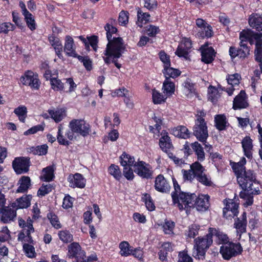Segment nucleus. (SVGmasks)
<instances>
[{"instance_id": "cd10ccee", "label": "nucleus", "mask_w": 262, "mask_h": 262, "mask_svg": "<svg viewBox=\"0 0 262 262\" xmlns=\"http://www.w3.org/2000/svg\"><path fill=\"white\" fill-rule=\"evenodd\" d=\"M242 145L244 155L248 158L252 157V150L253 148L252 140L249 136L245 137L242 141Z\"/></svg>"}, {"instance_id": "c9c22d12", "label": "nucleus", "mask_w": 262, "mask_h": 262, "mask_svg": "<svg viewBox=\"0 0 262 262\" xmlns=\"http://www.w3.org/2000/svg\"><path fill=\"white\" fill-rule=\"evenodd\" d=\"M49 114L57 123L61 121L66 116V111L63 108L49 110Z\"/></svg>"}, {"instance_id": "0eeeda50", "label": "nucleus", "mask_w": 262, "mask_h": 262, "mask_svg": "<svg viewBox=\"0 0 262 262\" xmlns=\"http://www.w3.org/2000/svg\"><path fill=\"white\" fill-rule=\"evenodd\" d=\"M253 31L250 30H243L240 33V49H238L237 57L240 58H245L249 54L250 50L247 46L246 42L249 41L252 44Z\"/></svg>"}, {"instance_id": "bf43d9fd", "label": "nucleus", "mask_w": 262, "mask_h": 262, "mask_svg": "<svg viewBox=\"0 0 262 262\" xmlns=\"http://www.w3.org/2000/svg\"><path fill=\"white\" fill-rule=\"evenodd\" d=\"M58 236L60 239L63 243H70L73 240V236L68 231L62 230L59 231Z\"/></svg>"}, {"instance_id": "f257e3e1", "label": "nucleus", "mask_w": 262, "mask_h": 262, "mask_svg": "<svg viewBox=\"0 0 262 262\" xmlns=\"http://www.w3.org/2000/svg\"><path fill=\"white\" fill-rule=\"evenodd\" d=\"M106 31V37L108 43L104 52L103 60L105 63H114L115 66L120 69L121 64L117 62L119 58L125 50V45L121 37L114 36L116 34L117 29L112 25L107 24L105 27Z\"/></svg>"}, {"instance_id": "c85d7f7f", "label": "nucleus", "mask_w": 262, "mask_h": 262, "mask_svg": "<svg viewBox=\"0 0 262 262\" xmlns=\"http://www.w3.org/2000/svg\"><path fill=\"white\" fill-rule=\"evenodd\" d=\"M245 94L244 92L241 91L235 97L233 103V108L234 110L245 108L247 106V103L245 98Z\"/></svg>"}, {"instance_id": "b1692460", "label": "nucleus", "mask_w": 262, "mask_h": 262, "mask_svg": "<svg viewBox=\"0 0 262 262\" xmlns=\"http://www.w3.org/2000/svg\"><path fill=\"white\" fill-rule=\"evenodd\" d=\"M69 253L70 256L75 257L78 259L84 258L85 252L81 250V247L77 243H73L69 246Z\"/></svg>"}, {"instance_id": "4d7b16f0", "label": "nucleus", "mask_w": 262, "mask_h": 262, "mask_svg": "<svg viewBox=\"0 0 262 262\" xmlns=\"http://www.w3.org/2000/svg\"><path fill=\"white\" fill-rule=\"evenodd\" d=\"M47 217L53 227L57 229L61 228V224L56 215L53 213H49Z\"/></svg>"}, {"instance_id": "79ce46f5", "label": "nucleus", "mask_w": 262, "mask_h": 262, "mask_svg": "<svg viewBox=\"0 0 262 262\" xmlns=\"http://www.w3.org/2000/svg\"><path fill=\"white\" fill-rule=\"evenodd\" d=\"M120 249V254L123 256H128L130 255L133 252V247L129 246L128 242L124 241L119 244Z\"/></svg>"}, {"instance_id": "423d86ee", "label": "nucleus", "mask_w": 262, "mask_h": 262, "mask_svg": "<svg viewBox=\"0 0 262 262\" xmlns=\"http://www.w3.org/2000/svg\"><path fill=\"white\" fill-rule=\"evenodd\" d=\"M198 118L193 127V134L200 142H205L208 137V129L204 119V112H200V115L197 114Z\"/></svg>"}, {"instance_id": "4be33fe9", "label": "nucleus", "mask_w": 262, "mask_h": 262, "mask_svg": "<svg viewBox=\"0 0 262 262\" xmlns=\"http://www.w3.org/2000/svg\"><path fill=\"white\" fill-rule=\"evenodd\" d=\"M238 205L232 200H227L226 206L223 209L224 216H234L238 213Z\"/></svg>"}, {"instance_id": "aec40b11", "label": "nucleus", "mask_w": 262, "mask_h": 262, "mask_svg": "<svg viewBox=\"0 0 262 262\" xmlns=\"http://www.w3.org/2000/svg\"><path fill=\"white\" fill-rule=\"evenodd\" d=\"M64 51L66 55L69 56L76 58L78 56L75 51L74 40L70 36L66 37Z\"/></svg>"}, {"instance_id": "72a5a7b5", "label": "nucleus", "mask_w": 262, "mask_h": 262, "mask_svg": "<svg viewBox=\"0 0 262 262\" xmlns=\"http://www.w3.org/2000/svg\"><path fill=\"white\" fill-rule=\"evenodd\" d=\"M171 133L174 136L183 139L189 138L190 135L189 130L184 126H179L173 128Z\"/></svg>"}, {"instance_id": "4c0bfd02", "label": "nucleus", "mask_w": 262, "mask_h": 262, "mask_svg": "<svg viewBox=\"0 0 262 262\" xmlns=\"http://www.w3.org/2000/svg\"><path fill=\"white\" fill-rule=\"evenodd\" d=\"M54 167L53 166H48L42 169L40 178L42 180L49 182L53 180L54 176Z\"/></svg>"}, {"instance_id": "69168bd1", "label": "nucleus", "mask_w": 262, "mask_h": 262, "mask_svg": "<svg viewBox=\"0 0 262 262\" xmlns=\"http://www.w3.org/2000/svg\"><path fill=\"white\" fill-rule=\"evenodd\" d=\"M143 199L144 200L146 207L149 211H151L155 210V205L152 201L151 196L149 194H146Z\"/></svg>"}, {"instance_id": "0e129e2a", "label": "nucleus", "mask_w": 262, "mask_h": 262, "mask_svg": "<svg viewBox=\"0 0 262 262\" xmlns=\"http://www.w3.org/2000/svg\"><path fill=\"white\" fill-rule=\"evenodd\" d=\"M159 58L163 63L164 68L170 66V59L169 56L164 51H161L159 54Z\"/></svg>"}, {"instance_id": "f3484780", "label": "nucleus", "mask_w": 262, "mask_h": 262, "mask_svg": "<svg viewBox=\"0 0 262 262\" xmlns=\"http://www.w3.org/2000/svg\"><path fill=\"white\" fill-rule=\"evenodd\" d=\"M154 186L157 191L162 193L167 192L170 189L168 183L162 174H159L156 178Z\"/></svg>"}, {"instance_id": "58836bf2", "label": "nucleus", "mask_w": 262, "mask_h": 262, "mask_svg": "<svg viewBox=\"0 0 262 262\" xmlns=\"http://www.w3.org/2000/svg\"><path fill=\"white\" fill-rule=\"evenodd\" d=\"M120 164L123 167H131L134 166L135 164V159L128 154L123 152L120 157Z\"/></svg>"}, {"instance_id": "5fc2aeb1", "label": "nucleus", "mask_w": 262, "mask_h": 262, "mask_svg": "<svg viewBox=\"0 0 262 262\" xmlns=\"http://www.w3.org/2000/svg\"><path fill=\"white\" fill-rule=\"evenodd\" d=\"M208 99L212 102H214L220 97V94L217 89L212 86H210L208 91Z\"/></svg>"}, {"instance_id": "2eb2a0df", "label": "nucleus", "mask_w": 262, "mask_h": 262, "mask_svg": "<svg viewBox=\"0 0 262 262\" xmlns=\"http://www.w3.org/2000/svg\"><path fill=\"white\" fill-rule=\"evenodd\" d=\"M202 53V60L205 63H210L215 57V52L211 47H208L207 44H205L201 48Z\"/></svg>"}, {"instance_id": "39448f33", "label": "nucleus", "mask_w": 262, "mask_h": 262, "mask_svg": "<svg viewBox=\"0 0 262 262\" xmlns=\"http://www.w3.org/2000/svg\"><path fill=\"white\" fill-rule=\"evenodd\" d=\"M174 205L180 210H185L187 213L188 209L193 206L196 195L194 193L181 192L179 193H171Z\"/></svg>"}, {"instance_id": "774afa93", "label": "nucleus", "mask_w": 262, "mask_h": 262, "mask_svg": "<svg viewBox=\"0 0 262 262\" xmlns=\"http://www.w3.org/2000/svg\"><path fill=\"white\" fill-rule=\"evenodd\" d=\"M52 191V186L50 184L42 185L39 189L37 194L39 196H44Z\"/></svg>"}, {"instance_id": "c03bdc74", "label": "nucleus", "mask_w": 262, "mask_h": 262, "mask_svg": "<svg viewBox=\"0 0 262 262\" xmlns=\"http://www.w3.org/2000/svg\"><path fill=\"white\" fill-rule=\"evenodd\" d=\"M108 172L116 180L119 181L122 177L120 169L117 165L112 164L108 168Z\"/></svg>"}, {"instance_id": "a19ab883", "label": "nucleus", "mask_w": 262, "mask_h": 262, "mask_svg": "<svg viewBox=\"0 0 262 262\" xmlns=\"http://www.w3.org/2000/svg\"><path fill=\"white\" fill-rule=\"evenodd\" d=\"M191 147L197 156L198 161L202 162L205 159V153L201 145L198 142L191 144Z\"/></svg>"}, {"instance_id": "7ed1b4c3", "label": "nucleus", "mask_w": 262, "mask_h": 262, "mask_svg": "<svg viewBox=\"0 0 262 262\" xmlns=\"http://www.w3.org/2000/svg\"><path fill=\"white\" fill-rule=\"evenodd\" d=\"M70 130L65 133V136L70 140L76 138L75 134L85 137L89 134L91 129L90 125L83 119H73L69 124Z\"/></svg>"}, {"instance_id": "f8f14e48", "label": "nucleus", "mask_w": 262, "mask_h": 262, "mask_svg": "<svg viewBox=\"0 0 262 262\" xmlns=\"http://www.w3.org/2000/svg\"><path fill=\"white\" fill-rule=\"evenodd\" d=\"M12 166L17 174L27 172L29 170V160L25 158H16L12 162Z\"/></svg>"}, {"instance_id": "a18cd8bd", "label": "nucleus", "mask_w": 262, "mask_h": 262, "mask_svg": "<svg viewBox=\"0 0 262 262\" xmlns=\"http://www.w3.org/2000/svg\"><path fill=\"white\" fill-rule=\"evenodd\" d=\"M138 21L137 22V25L142 27L143 24L147 23L150 18V15L148 13H143L141 10L138 11Z\"/></svg>"}, {"instance_id": "a211bd4d", "label": "nucleus", "mask_w": 262, "mask_h": 262, "mask_svg": "<svg viewBox=\"0 0 262 262\" xmlns=\"http://www.w3.org/2000/svg\"><path fill=\"white\" fill-rule=\"evenodd\" d=\"M34 232L33 225L29 224L27 228L22 229V231L19 233L18 239L24 243L34 244V241L31 236V233Z\"/></svg>"}, {"instance_id": "c756f323", "label": "nucleus", "mask_w": 262, "mask_h": 262, "mask_svg": "<svg viewBox=\"0 0 262 262\" xmlns=\"http://www.w3.org/2000/svg\"><path fill=\"white\" fill-rule=\"evenodd\" d=\"M49 40L51 45L54 47L58 57L62 58L63 57L62 55L63 47L60 39L54 36H50L49 37Z\"/></svg>"}, {"instance_id": "412c9836", "label": "nucleus", "mask_w": 262, "mask_h": 262, "mask_svg": "<svg viewBox=\"0 0 262 262\" xmlns=\"http://www.w3.org/2000/svg\"><path fill=\"white\" fill-rule=\"evenodd\" d=\"M234 227L236 229L237 235L238 236V239L241 238L242 233L246 231L247 217L245 213H244L242 216L237 218L234 223Z\"/></svg>"}, {"instance_id": "338daca9", "label": "nucleus", "mask_w": 262, "mask_h": 262, "mask_svg": "<svg viewBox=\"0 0 262 262\" xmlns=\"http://www.w3.org/2000/svg\"><path fill=\"white\" fill-rule=\"evenodd\" d=\"M192 258L188 255L187 251L180 252L179 254L178 262H192Z\"/></svg>"}, {"instance_id": "8fccbe9b", "label": "nucleus", "mask_w": 262, "mask_h": 262, "mask_svg": "<svg viewBox=\"0 0 262 262\" xmlns=\"http://www.w3.org/2000/svg\"><path fill=\"white\" fill-rule=\"evenodd\" d=\"M190 167L192 169L196 178L204 173L205 170V168L199 162H194L190 166Z\"/></svg>"}, {"instance_id": "864d4df0", "label": "nucleus", "mask_w": 262, "mask_h": 262, "mask_svg": "<svg viewBox=\"0 0 262 262\" xmlns=\"http://www.w3.org/2000/svg\"><path fill=\"white\" fill-rule=\"evenodd\" d=\"M199 229V226L192 224L185 231V235L189 238H194L198 234Z\"/></svg>"}, {"instance_id": "de8ad7c7", "label": "nucleus", "mask_w": 262, "mask_h": 262, "mask_svg": "<svg viewBox=\"0 0 262 262\" xmlns=\"http://www.w3.org/2000/svg\"><path fill=\"white\" fill-rule=\"evenodd\" d=\"M174 227L175 223L173 221L166 220L162 225L163 231L166 234H173Z\"/></svg>"}, {"instance_id": "2f4dec72", "label": "nucleus", "mask_w": 262, "mask_h": 262, "mask_svg": "<svg viewBox=\"0 0 262 262\" xmlns=\"http://www.w3.org/2000/svg\"><path fill=\"white\" fill-rule=\"evenodd\" d=\"M32 196L31 195H23L21 198L16 200L13 204L14 207H16V209H23L28 208L31 204Z\"/></svg>"}, {"instance_id": "393cba45", "label": "nucleus", "mask_w": 262, "mask_h": 262, "mask_svg": "<svg viewBox=\"0 0 262 262\" xmlns=\"http://www.w3.org/2000/svg\"><path fill=\"white\" fill-rule=\"evenodd\" d=\"M208 231L211 236V238H212L213 236H214L215 237L214 240L216 241L219 244H225L228 242L227 235L218 229L214 228H209Z\"/></svg>"}, {"instance_id": "bb28decb", "label": "nucleus", "mask_w": 262, "mask_h": 262, "mask_svg": "<svg viewBox=\"0 0 262 262\" xmlns=\"http://www.w3.org/2000/svg\"><path fill=\"white\" fill-rule=\"evenodd\" d=\"M1 213V221L4 223H7L13 221L16 215L15 210L8 207L2 209Z\"/></svg>"}, {"instance_id": "ea45409f", "label": "nucleus", "mask_w": 262, "mask_h": 262, "mask_svg": "<svg viewBox=\"0 0 262 262\" xmlns=\"http://www.w3.org/2000/svg\"><path fill=\"white\" fill-rule=\"evenodd\" d=\"M163 73L165 77V79H170V78H175L179 76L181 72L177 69L168 66L167 68H164L163 70Z\"/></svg>"}, {"instance_id": "6e6d98bb", "label": "nucleus", "mask_w": 262, "mask_h": 262, "mask_svg": "<svg viewBox=\"0 0 262 262\" xmlns=\"http://www.w3.org/2000/svg\"><path fill=\"white\" fill-rule=\"evenodd\" d=\"M23 249L26 255L29 258H33L36 256L35 248L33 245L24 243Z\"/></svg>"}, {"instance_id": "7c9ffc66", "label": "nucleus", "mask_w": 262, "mask_h": 262, "mask_svg": "<svg viewBox=\"0 0 262 262\" xmlns=\"http://www.w3.org/2000/svg\"><path fill=\"white\" fill-rule=\"evenodd\" d=\"M249 24L257 31H262V16L257 14L251 15L249 18Z\"/></svg>"}, {"instance_id": "e2e57ef3", "label": "nucleus", "mask_w": 262, "mask_h": 262, "mask_svg": "<svg viewBox=\"0 0 262 262\" xmlns=\"http://www.w3.org/2000/svg\"><path fill=\"white\" fill-rule=\"evenodd\" d=\"M196 179L199 182L204 185L211 186L212 184L210 176L206 174L205 173L199 176Z\"/></svg>"}, {"instance_id": "49530a36", "label": "nucleus", "mask_w": 262, "mask_h": 262, "mask_svg": "<svg viewBox=\"0 0 262 262\" xmlns=\"http://www.w3.org/2000/svg\"><path fill=\"white\" fill-rule=\"evenodd\" d=\"M14 113L17 115V116L18 117L19 120L21 122H25V119L27 117V109L25 106H19L14 110Z\"/></svg>"}, {"instance_id": "1a4fd4ad", "label": "nucleus", "mask_w": 262, "mask_h": 262, "mask_svg": "<svg viewBox=\"0 0 262 262\" xmlns=\"http://www.w3.org/2000/svg\"><path fill=\"white\" fill-rule=\"evenodd\" d=\"M134 171L140 177L151 179L152 177V167L143 161H139L134 164Z\"/></svg>"}, {"instance_id": "3c124183", "label": "nucleus", "mask_w": 262, "mask_h": 262, "mask_svg": "<svg viewBox=\"0 0 262 262\" xmlns=\"http://www.w3.org/2000/svg\"><path fill=\"white\" fill-rule=\"evenodd\" d=\"M58 133L57 136V140L58 142L63 145H69V142L64 137L63 134V128L61 124H60L58 127Z\"/></svg>"}, {"instance_id": "603ef678", "label": "nucleus", "mask_w": 262, "mask_h": 262, "mask_svg": "<svg viewBox=\"0 0 262 262\" xmlns=\"http://www.w3.org/2000/svg\"><path fill=\"white\" fill-rule=\"evenodd\" d=\"M52 89L56 91H62L64 89L63 83L56 77L52 78L50 81Z\"/></svg>"}, {"instance_id": "ddd939ff", "label": "nucleus", "mask_w": 262, "mask_h": 262, "mask_svg": "<svg viewBox=\"0 0 262 262\" xmlns=\"http://www.w3.org/2000/svg\"><path fill=\"white\" fill-rule=\"evenodd\" d=\"M209 196L207 194H200L198 198L195 197L194 207L196 210L200 211H205L207 210L210 206Z\"/></svg>"}, {"instance_id": "20e7f679", "label": "nucleus", "mask_w": 262, "mask_h": 262, "mask_svg": "<svg viewBox=\"0 0 262 262\" xmlns=\"http://www.w3.org/2000/svg\"><path fill=\"white\" fill-rule=\"evenodd\" d=\"M194 242L192 256L199 260L205 259L206 252L213 242L209 232L208 231V233L204 237H198L195 238Z\"/></svg>"}, {"instance_id": "f03ea898", "label": "nucleus", "mask_w": 262, "mask_h": 262, "mask_svg": "<svg viewBox=\"0 0 262 262\" xmlns=\"http://www.w3.org/2000/svg\"><path fill=\"white\" fill-rule=\"evenodd\" d=\"M246 163V159L243 157L239 162L233 163L232 166L236 176L237 182L243 190L254 189V184L256 185L252 171L245 170L244 165Z\"/></svg>"}, {"instance_id": "6e6552de", "label": "nucleus", "mask_w": 262, "mask_h": 262, "mask_svg": "<svg viewBox=\"0 0 262 262\" xmlns=\"http://www.w3.org/2000/svg\"><path fill=\"white\" fill-rule=\"evenodd\" d=\"M243 248L239 243H227L220 248V253L225 260H229L232 257L241 254Z\"/></svg>"}, {"instance_id": "e433bc0d", "label": "nucleus", "mask_w": 262, "mask_h": 262, "mask_svg": "<svg viewBox=\"0 0 262 262\" xmlns=\"http://www.w3.org/2000/svg\"><path fill=\"white\" fill-rule=\"evenodd\" d=\"M19 185L16 192L23 193L27 191L31 185V180L29 177L23 176L18 181Z\"/></svg>"}, {"instance_id": "a878e982", "label": "nucleus", "mask_w": 262, "mask_h": 262, "mask_svg": "<svg viewBox=\"0 0 262 262\" xmlns=\"http://www.w3.org/2000/svg\"><path fill=\"white\" fill-rule=\"evenodd\" d=\"M182 91L187 98H192L196 95L194 84L189 79H187L183 83Z\"/></svg>"}, {"instance_id": "dca6fc26", "label": "nucleus", "mask_w": 262, "mask_h": 262, "mask_svg": "<svg viewBox=\"0 0 262 262\" xmlns=\"http://www.w3.org/2000/svg\"><path fill=\"white\" fill-rule=\"evenodd\" d=\"M259 191L258 187H254V189L242 190L240 192V198L245 201V203H244L245 206L247 207L253 204V195L258 194Z\"/></svg>"}, {"instance_id": "f704fd0d", "label": "nucleus", "mask_w": 262, "mask_h": 262, "mask_svg": "<svg viewBox=\"0 0 262 262\" xmlns=\"http://www.w3.org/2000/svg\"><path fill=\"white\" fill-rule=\"evenodd\" d=\"M162 90L167 97L172 95L175 91L174 83L170 79H165L163 83Z\"/></svg>"}, {"instance_id": "052dcab7", "label": "nucleus", "mask_w": 262, "mask_h": 262, "mask_svg": "<svg viewBox=\"0 0 262 262\" xmlns=\"http://www.w3.org/2000/svg\"><path fill=\"white\" fill-rule=\"evenodd\" d=\"M24 16L28 28L32 31L36 29V24L32 14L29 12Z\"/></svg>"}, {"instance_id": "09e8293b", "label": "nucleus", "mask_w": 262, "mask_h": 262, "mask_svg": "<svg viewBox=\"0 0 262 262\" xmlns=\"http://www.w3.org/2000/svg\"><path fill=\"white\" fill-rule=\"evenodd\" d=\"M212 31L211 27L208 24L201 29H199L198 32V35L202 38L210 37L212 36Z\"/></svg>"}, {"instance_id": "473e14b6", "label": "nucleus", "mask_w": 262, "mask_h": 262, "mask_svg": "<svg viewBox=\"0 0 262 262\" xmlns=\"http://www.w3.org/2000/svg\"><path fill=\"white\" fill-rule=\"evenodd\" d=\"M215 126L219 130H225L229 123L224 115H217L214 117Z\"/></svg>"}, {"instance_id": "680f3d73", "label": "nucleus", "mask_w": 262, "mask_h": 262, "mask_svg": "<svg viewBox=\"0 0 262 262\" xmlns=\"http://www.w3.org/2000/svg\"><path fill=\"white\" fill-rule=\"evenodd\" d=\"M15 29V26L13 24L7 22L0 24V33L7 34L9 31Z\"/></svg>"}, {"instance_id": "9b49d317", "label": "nucleus", "mask_w": 262, "mask_h": 262, "mask_svg": "<svg viewBox=\"0 0 262 262\" xmlns=\"http://www.w3.org/2000/svg\"><path fill=\"white\" fill-rule=\"evenodd\" d=\"M20 80L23 84L29 85L34 89L37 90L39 88L40 82L38 78V75L31 71L26 72L24 75L20 77Z\"/></svg>"}, {"instance_id": "13d9d810", "label": "nucleus", "mask_w": 262, "mask_h": 262, "mask_svg": "<svg viewBox=\"0 0 262 262\" xmlns=\"http://www.w3.org/2000/svg\"><path fill=\"white\" fill-rule=\"evenodd\" d=\"M241 77L239 74L235 73L234 74L228 75L226 78L228 83L232 86L238 85L239 83V80Z\"/></svg>"}, {"instance_id": "4468645a", "label": "nucleus", "mask_w": 262, "mask_h": 262, "mask_svg": "<svg viewBox=\"0 0 262 262\" xmlns=\"http://www.w3.org/2000/svg\"><path fill=\"white\" fill-rule=\"evenodd\" d=\"M68 180L69 182V186L72 188L78 187L82 188L85 185V179L79 173L69 175Z\"/></svg>"}, {"instance_id": "37998d69", "label": "nucleus", "mask_w": 262, "mask_h": 262, "mask_svg": "<svg viewBox=\"0 0 262 262\" xmlns=\"http://www.w3.org/2000/svg\"><path fill=\"white\" fill-rule=\"evenodd\" d=\"M167 96L163 95L160 92L154 90L152 93V98L154 104H161L165 102Z\"/></svg>"}, {"instance_id": "6ab92c4d", "label": "nucleus", "mask_w": 262, "mask_h": 262, "mask_svg": "<svg viewBox=\"0 0 262 262\" xmlns=\"http://www.w3.org/2000/svg\"><path fill=\"white\" fill-rule=\"evenodd\" d=\"M161 137L159 140V146L161 149L165 152L173 148V146L168 136V133L165 130H162L161 133Z\"/></svg>"}, {"instance_id": "9d476101", "label": "nucleus", "mask_w": 262, "mask_h": 262, "mask_svg": "<svg viewBox=\"0 0 262 262\" xmlns=\"http://www.w3.org/2000/svg\"><path fill=\"white\" fill-rule=\"evenodd\" d=\"M192 44L190 40L184 38L182 39L176 52V55L186 60L189 59V54L190 52Z\"/></svg>"}, {"instance_id": "5701e85b", "label": "nucleus", "mask_w": 262, "mask_h": 262, "mask_svg": "<svg viewBox=\"0 0 262 262\" xmlns=\"http://www.w3.org/2000/svg\"><path fill=\"white\" fill-rule=\"evenodd\" d=\"M253 35L255 36L252 37V44L255 41V57L257 62H261L262 58V39L260 36L257 33L253 32Z\"/></svg>"}]
</instances>
